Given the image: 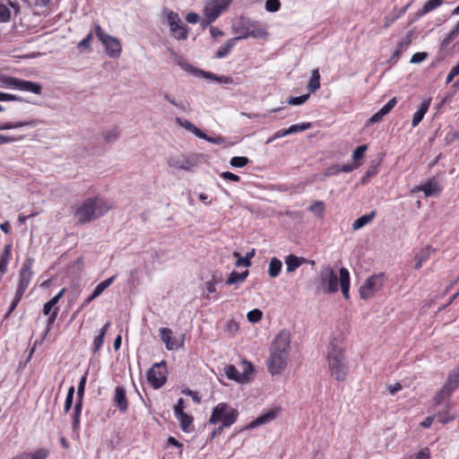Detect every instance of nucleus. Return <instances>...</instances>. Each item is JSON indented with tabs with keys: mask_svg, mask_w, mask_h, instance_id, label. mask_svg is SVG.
<instances>
[{
	"mask_svg": "<svg viewBox=\"0 0 459 459\" xmlns=\"http://www.w3.org/2000/svg\"><path fill=\"white\" fill-rule=\"evenodd\" d=\"M237 38L230 39L227 40L223 45L220 47L218 51L215 53L216 58H223L225 57L233 48L235 43L237 41Z\"/></svg>",
	"mask_w": 459,
	"mask_h": 459,
	"instance_id": "nucleus-29",
	"label": "nucleus"
},
{
	"mask_svg": "<svg viewBox=\"0 0 459 459\" xmlns=\"http://www.w3.org/2000/svg\"><path fill=\"white\" fill-rule=\"evenodd\" d=\"M367 149H368V146L366 144L358 146L352 153L353 160H359L362 159Z\"/></svg>",
	"mask_w": 459,
	"mask_h": 459,
	"instance_id": "nucleus-56",
	"label": "nucleus"
},
{
	"mask_svg": "<svg viewBox=\"0 0 459 459\" xmlns=\"http://www.w3.org/2000/svg\"><path fill=\"white\" fill-rule=\"evenodd\" d=\"M306 262L304 257H299L295 255H289L285 258L286 269L288 273H292L297 270L303 263Z\"/></svg>",
	"mask_w": 459,
	"mask_h": 459,
	"instance_id": "nucleus-23",
	"label": "nucleus"
},
{
	"mask_svg": "<svg viewBox=\"0 0 459 459\" xmlns=\"http://www.w3.org/2000/svg\"><path fill=\"white\" fill-rule=\"evenodd\" d=\"M19 80V78L5 74L0 75L1 84L8 88L18 89Z\"/></svg>",
	"mask_w": 459,
	"mask_h": 459,
	"instance_id": "nucleus-38",
	"label": "nucleus"
},
{
	"mask_svg": "<svg viewBox=\"0 0 459 459\" xmlns=\"http://www.w3.org/2000/svg\"><path fill=\"white\" fill-rule=\"evenodd\" d=\"M247 317L249 322L257 323L262 319L263 312L258 308H255L247 313Z\"/></svg>",
	"mask_w": 459,
	"mask_h": 459,
	"instance_id": "nucleus-44",
	"label": "nucleus"
},
{
	"mask_svg": "<svg viewBox=\"0 0 459 459\" xmlns=\"http://www.w3.org/2000/svg\"><path fill=\"white\" fill-rule=\"evenodd\" d=\"M459 385V366L455 368L448 376L446 384L443 386L441 393L453 392Z\"/></svg>",
	"mask_w": 459,
	"mask_h": 459,
	"instance_id": "nucleus-19",
	"label": "nucleus"
},
{
	"mask_svg": "<svg viewBox=\"0 0 459 459\" xmlns=\"http://www.w3.org/2000/svg\"><path fill=\"white\" fill-rule=\"evenodd\" d=\"M278 411L275 410H271L259 417H257L255 420L251 421L247 429H255L260 425L271 422L277 417Z\"/></svg>",
	"mask_w": 459,
	"mask_h": 459,
	"instance_id": "nucleus-17",
	"label": "nucleus"
},
{
	"mask_svg": "<svg viewBox=\"0 0 459 459\" xmlns=\"http://www.w3.org/2000/svg\"><path fill=\"white\" fill-rule=\"evenodd\" d=\"M377 212L375 211H372L368 214H365L358 218L354 221L352 223V230H358L361 228H363L365 225L368 224L372 220L376 217Z\"/></svg>",
	"mask_w": 459,
	"mask_h": 459,
	"instance_id": "nucleus-27",
	"label": "nucleus"
},
{
	"mask_svg": "<svg viewBox=\"0 0 459 459\" xmlns=\"http://www.w3.org/2000/svg\"><path fill=\"white\" fill-rule=\"evenodd\" d=\"M11 19V12L4 4L0 3V22H8Z\"/></svg>",
	"mask_w": 459,
	"mask_h": 459,
	"instance_id": "nucleus-48",
	"label": "nucleus"
},
{
	"mask_svg": "<svg viewBox=\"0 0 459 459\" xmlns=\"http://www.w3.org/2000/svg\"><path fill=\"white\" fill-rule=\"evenodd\" d=\"M86 381H87V372L81 377L80 382L78 384L76 401L82 402Z\"/></svg>",
	"mask_w": 459,
	"mask_h": 459,
	"instance_id": "nucleus-42",
	"label": "nucleus"
},
{
	"mask_svg": "<svg viewBox=\"0 0 459 459\" xmlns=\"http://www.w3.org/2000/svg\"><path fill=\"white\" fill-rule=\"evenodd\" d=\"M95 32L109 57L117 58L121 55L122 46L118 39L105 33L98 23L95 24Z\"/></svg>",
	"mask_w": 459,
	"mask_h": 459,
	"instance_id": "nucleus-8",
	"label": "nucleus"
},
{
	"mask_svg": "<svg viewBox=\"0 0 459 459\" xmlns=\"http://www.w3.org/2000/svg\"><path fill=\"white\" fill-rule=\"evenodd\" d=\"M163 98L164 100H166L167 101H169L170 104H172L173 106L180 108L181 110L183 111H186V107L184 106V104L182 102H178L175 98H173L170 94L165 92L163 93Z\"/></svg>",
	"mask_w": 459,
	"mask_h": 459,
	"instance_id": "nucleus-57",
	"label": "nucleus"
},
{
	"mask_svg": "<svg viewBox=\"0 0 459 459\" xmlns=\"http://www.w3.org/2000/svg\"><path fill=\"white\" fill-rule=\"evenodd\" d=\"M434 252H435V249L432 248L430 246H429V247H425L424 249H422L420 253H418L415 255V258H419L420 261H422L424 263L429 258L430 255Z\"/></svg>",
	"mask_w": 459,
	"mask_h": 459,
	"instance_id": "nucleus-47",
	"label": "nucleus"
},
{
	"mask_svg": "<svg viewBox=\"0 0 459 459\" xmlns=\"http://www.w3.org/2000/svg\"><path fill=\"white\" fill-rule=\"evenodd\" d=\"M325 203L323 201H315L307 210L315 213L318 218H323L325 212Z\"/></svg>",
	"mask_w": 459,
	"mask_h": 459,
	"instance_id": "nucleus-39",
	"label": "nucleus"
},
{
	"mask_svg": "<svg viewBox=\"0 0 459 459\" xmlns=\"http://www.w3.org/2000/svg\"><path fill=\"white\" fill-rule=\"evenodd\" d=\"M58 312H59V307H54V310L49 314V316L48 318V321H47V329H46V332H45V335L49 332V330L52 328L56 319V316L58 315Z\"/></svg>",
	"mask_w": 459,
	"mask_h": 459,
	"instance_id": "nucleus-49",
	"label": "nucleus"
},
{
	"mask_svg": "<svg viewBox=\"0 0 459 459\" xmlns=\"http://www.w3.org/2000/svg\"><path fill=\"white\" fill-rule=\"evenodd\" d=\"M14 100L15 101H25V100L22 97H20L18 95L0 91V101H14Z\"/></svg>",
	"mask_w": 459,
	"mask_h": 459,
	"instance_id": "nucleus-51",
	"label": "nucleus"
},
{
	"mask_svg": "<svg viewBox=\"0 0 459 459\" xmlns=\"http://www.w3.org/2000/svg\"><path fill=\"white\" fill-rule=\"evenodd\" d=\"M104 337L103 336V333H100L94 339L93 341V349H92V351L93 353H96L100 351V349L101 348L103 342H104Z\"/></svg>",
	"mask_w": 459,
	"mask_h": 459,
	"instance_id": "nucleus-58",
	"label": "nucleus"
},
{
	"mask_svg": "<svg viewBox=\"0 0 459 459\" xmlns=\"http://www.w3.org/2000/svg\"><path fill=\"white\" fill-rule=\"evenodd\" d=\"M281 8V2L279 0H266L265 10L270 13H275Z\"/></svg>",
	"mask_w": 459,
	"mask_h": 459,
	"instance_id": "nucleus-50",
	"label": "nucleus"
},
{
	"mask_svg": "<svg viewBox=\"0 0 459 459\" xmlns=\"http://www.w3.org/2000/svg\"><path fill=\"white\" fill-rule=\"evenodd\" d=\"M281 267H282L281 261L280 259H278L277 257H273L269 263V269H268L269 276L271 278L277 277L281 271Z\"/></svg>",
	"mask_w": 459,
	"mask_h": 459,
	"instance_id": "nucleus-33",
	"label": "nucleus"
},
{
	"mask_svg": "<svg viewBox=\"0 0 459 459\" xmlns=\"http://www.w3.org/2000/svg\"><path fill=\"white\" fill-rule=\"evenodd\" d=\"M430 453L428 447L421 449L411 459H429Z\"/></svg>",
	"mask_w": 459,
	"mask_h": 459,
	"instance_id": "nucleus-63",
	"label": "nucleus"
},
{
	"mask_svg": "<svg viewBox=\"0 0 459 459\" xmlns=\"http://www.w3.org/2000/svg\"><path fill=\"white\" fill-rule=\"evenodd\" d=\"M309 96V93H307L299 97H290L287 100V103L294 106L301 105L308 100Z\"/></svg>",
	"mask_w": 459,
	"mask_h": 459,
	"instance_id": "nucleus-46",
	"label": "nucleus"
},
{
	"mask_svg": "<svg viewBox=\"0 0 459 459\" xmlns=\"http://www.w3.org/2000/svg\"><path fill=\"white\" fill-rule=\"evenodd\" d=\"M235 31L239 33V35L236 37L238 40L249 37L260 38L266 35L264 29L257 28V22L243 16L239 18L238 25L235 27Z\"/></svg>",
	"mask_w": 459,
	"mask_h": 459,
	"instance_id": "nucleus-7",
	"label": "nucleus"
},
{
	"mask_svg": "<svg viewBox=\"0 0 459 459\" xmlns=\"http://www.w3.org/2000/svg\"><path fill=\"white\" fill-rule=\"evenodd\" d=\"M113 404L115 407L118 408L121 412H126L127 411L129 403L126 397V391L124 386L117 385L115 388Z\"/></svg>",
	"mask_w": 459,
	"mask_h": 459,
	"instance_id": "nucleus-15",
	"label": "nucleus"
},
{
	"mask_svg": "<svg viewBox=\"0 0 459 459\" xmlns=\"http://www.w3.org/2000/svg\"><path fill=\"white\" fill-rule=\"evenodd\" d=\"M110 209L108 204L99 196L88 197L78 205L74 218L80 224L88 223L106 214Z\"/></svg>",
	"mask_w": 459,
	"mask_h": 459,
	"instance_id": "nucleus-2",
	"label": "nucleus"
},
{
	"mask_svg": "<svg viewBox=\"0 0 459 459\" xmlns=\"http://www.w3.org/2000/svg\"><path fill=\"white\" fill-rule=\"evenodd\" d=\"M23 294L18 292V291H15V296L9 307V309L5 315V316H8L11 315V313L16 308V307L18 306L19 302L21 301L22 298Z\"/></svg>",
	"mask_w": 459,
	"mask_h": 459,
	"instance_id": "nucleus-54",
	"label": "nucleus"
},
{
	"mask_svg": "<svg viewBox=\"0 0 459 459\" xmlns=\"http://www.w3.org/2000/svg\"><path fill=\"white\" fill-rule=\"evenodd\" d=\"M200 139H204L209 143H214V144H217V145H220V144H222L225 143V138L222 137V136H216V137H212V136H209L205 134V136L204 137H199Z\"/></svg>",
	"mask_w": 459,
	"mask_h": 459,
	"instance_id": "nucleus-61",
	"label": "nucleus"
},
{
	"mask_svg": "<svg viewBox=\"0 0 459 459\" xmlns=\"http://www.w3.org/2000/svg\"><path fill=\"white\" fill-rule=\"evenodd\" d=\"M310 127H311L310 123H302V124L292 125L289 128L285 129L282 134H296L299 132H303Z\"/></svg>",
	"mask_w": 459,
	"mask_h": 459,
	"instance_id": "nucleus-40",
	"label": "nucleus"
},
{
	"mask_svg": "<svg viewBox=\"0 0 459 459\" xmlns=\"http://www.w3.org/2000/svg\"><path fill=\"white\" fill-rule=\"evenodd\" d=\"M248 162H249L248 158L244 157V156H235V157H232L230 160V166L235 167V168H243L246 165H247Z\"/></svg>",
	"mask_w": 459,
	"mask_h": 459,
	"instance_id": "nucleus-41",
	"label": "nucleus"
},
{
	"mask_svg": "<svg viewBox=\"0 0 459 459\" xmlns=\"http://www.w3.org/2000/svg\"><path fill=\"white\" fill-rule=\"evenodd\" d=\"M233 0H207L204 13L206 21L203 22V26H206L213 22L221 13L227 10Z\"/></svg>",
	"mask_w": 459,
	"mask_h": 459,
	"instance_id": "nucleus-10",
	"label": "nucleus"
},
{
	"mask_svg": "<svg viewBox=\"0 0 459 459\" xmlns=\"http://www.w3.org/2000/svg\"><path fill=\"white\" fill-rule=\"evenodd\" d=\"M65 291V289L64 288L55 297H53L51 299H49L48 302L44 304L43 314L45 316L49 315L54 310V307H57L56 304L59 301V299L63 297Z\"/></svg>",
	"mask_w": 459,
	"mask_h": 459,
	"instance_id": "nucleus-26",
	"label": "nucleus"
},
{
	"mask_svg": "<svg viewBox=\"0 0 459 459\" xmlns=\"http://www.w3.org/2000/svg\"><path fill=\"white\" fill-rule=\"evenodd\" d=\"M430 103H431V98L424 100L420 103L418 110L414 113V115L412 117L411 126L413 127H416L421 122V120L423 119L425 114L427 113V111L430 106Z\"/></svg>",
	"mask_w": 459,
	"mask_h": 459,
	"instance_id": "nucleus-18",
	"label": "nucleus"
},
{
	"mask_svg": "<svg viewBox=\"0 0 459 459\" xmlns=\"http://www.w3.org/2000/svg\"><path fill=\"white\" fill-rule=\"evenodd\" d=\"M92 40V31H91L83 39H82L78 45V48L91 49V42Z\"/></svg>",
	"mask_w": 459,
	"mask_h": 459,
	"instance_id": "nucleus-59",
	"label": "nucleus"
},
{
	"mask_svg": "<svg viewBox=\"0 0 459 459\" xmlns=\"http://www.w3.org/2000/svg\"><path fill=\"white\" fill-rule=\"evenodd\" d=\"M116 277V275H113L99 283L93 290V297H99L107 288H108L113 283Z\"/></svg>",
	"mask_w": 459,
	"mask_h": 459,
	"instance_id": "nucleus-37",
	"label": "nucleus"
},
{
	"mask_svg": "<svg viewBox=\"0 0 459 459\" xmlns=\"http://www.w3.org/2000/svg\"><path fill=\"white\" fill-rule=\"evenodd\" d=\"M23 294L18 292V291H15V296L9 307V309L5 315V316H8L11 315V313L16 308V307L18 306L19 302L21 301L22 298Z\"/></svg>",
	"mask_w": 459,
	"mask_h": 459,
	"instance_id": "nucleus-53",
	"label": "nucleus"
},
{
	"mask_svg": "<svg viewBox=\"0 0 459 459\" xmlns=\"http://www.w3.org/2000/svg\"><path fill=\"white\" fill-rule=\"evenodd\" d=\"M414 191H423L425 196L430 197L437 195L441 192V187L435 178H430L425 184L416 186Z\"/></svg>",
	"mask_w": 459,
	"mask_h": 459,
	"instance_id": "nucleus-16",
	"label": "nucleus"
},
{
	"mask_svg": "<svg viewBox=\"0 0 459 459\" xmlns=\"http://www.w3.org/2000/svg\"><path fill=\"white\" fill-rule=\"evenodd\" d=\"M184 409H185V401L183 398H179L178 400V403H176V405L174 406V414H175V417L178 416V415H181V414H184L186 413L184 411Z\"/></svg>",
	"mask_w": 459,
	"mask_h": 459,
	"instance_id": "nucleus-60",
	"label": "nucleus"
},
{
	"mask_svg": "<svg viewBox=\"0 0 459 459\" xmlns=\"http://www.w3.org/2000/svg\"><path fill=\"white\" fill-rule=\"evenodd\" d=\"M338 173H340L339 172V165H333L325 169L324 176L325 177H332V176L337 175Z\"/></svg>",
	"mask_w": 459,
	"mask_h": 459,
	"instance_id": "nucleus-64",
	"label": "nucleus"
},
{
	"mask_svg": "<svg viewBox=\"0 0 459 459\" xmlns=\"http://www.w3.org/2000/svg\"><path fill=\"white\" fill-rule=\"evenodd\" d=\"M319 279L320 281L316 287L318 293L331 294L338 291L340 278L337 277L331 266L328 265L321 270Z\"/></svg>",
	"mask_w": 459,
	"mask_h": 459,
	"instance_id": "nucleus-6",
	"label": "nucleus"
},
{
	"mask_svg": "<svg viewBox=\"0 0 459 459\" xmlns=\"http://www.w3.org/2000/svg\"><path fill=\"white\" fill-rule=\"evenodd\" d=\"M37 125L36 120H30V121H20V122H5L3 124H0V130H9L13 128H19L26 126H35Z\"/></svg>",
	"mask_w": 459,
	"mask_h": 459,
	"instance_id": "nucleus-31",
	"label": "nucleus"
},
{
	"mask_svg": "<svg viewBox=\"0 0 459 459\" xmlns=\"http://www.w3.org/2000/svg\"><path fill=\"white\" fill-rule=\"evenodd\" d=\"M12 245H6L4 249V253L0 259V273L4 274L7 271V264L11 255Z\"/></svg>",
	"mask_w": 459,
	"mask_h": 459,
	"instance_id": "nucleus-36",
	"label": "nucleus"
},
{
	"mask_svg": "<svg viewBox=\"0 0 459 459\" xmlns=\"http://www.w3.org/2000/svg\"><path fill=\"white\" fill-rule=\"evenodd\" d=\"M428 56V54L426 52H418L412 55L411 58V64H419L422 61H424Z\"/></svg>",
	"mask_w": 459,
	"mask_h": 459,
	"instance_id": "nucleus-62",
	"label": "nucleus"
},
{
	"mask_svg": "<svg viewBox=\"0 0 459 459\" xmlns=\"http://www.w3.org/2000/svg\"><path fill=\"white\" fill-rule=\"evenodd\" d=\"M443 0H429L427 1L422 8L418 12L417 16H422L427 14L428 13L433 11L439 5H441Z\"/></svg>",
	"mask_w": 459,
	"mask_h": 459,
	"instance_id": "nucleus-35",
	"label": "nucleus"
},
{
	"mask_svg": "<svg viewBox=\"0 0 459 459\" xmlns=\"http://www.w3.org/2000/svg\"><path fill=\"white\" fill-rule=\"evenodd\" d=\"M290 349V333L283 329L276 335L270 347V356L266 361L272 375H280L286 368Z\"/></svg>",
	"mask_w": 459,
	"mask_h": 459,
	"instance_id": "nucleus-1",
	"label": "nucleus"
},
{
	"mask_svg": "<svg viewBox=\"0 0 459 459\" xmlns=\"http://www.w3.org/2000/svg\"><path fill=\"white\" fill-rule=\"evenodd\" d=\"M119 136V130L117 127H114L111 130L105 132L103 134V137L106 143H114Z\"/></svg>",
	"mask_w": 459,
	"mask_h": 459,
	"instance_id": "nucleus-43",
	"label": "nucleus"
},
{
	"mask_svg": "<svg viewBox=\"0 0 459 459\" xmlns=\"http://www.w3.org/2000/svg\"><path fill=\"white\" fill-rule=\"evenodd\" d=\"M307 87L309 94L316 92L320 88V74L318 69H314L312 71V75Z\"/></svg>",
	"mask_w": 459,
	"mask_h": 459,
	"instance_id": "nucleus-32",
	"label": "nucleus"
},
{
	"mask_svg": "<svg viewBox=\"0 0 459 459\" xmlns=\"http://www.w3.org/2000/svg\"><path fill=\"white\" fill-rule=\"evenodd\" d=\"M225 374L229 379L234 380L238 383H246L248 377L245 374H241L233 365H229L225 368Z\"/></svg>",
	"mask_w": 459,
	"mask_h": 459,
	"instance_id": "nucleus-22",
	"label": "nucleus"
},
{
	"mask_svg": "<svg viewBox=\"0 0 459 459\" xmlns=\"http://www.w3.org/2000/svg\"><path fill=\"white\" fill-rule=\"evenodd\" d=\"M167 369L166 362L162 360L160 363H155L146 372V377L149 383L155 388H160L167 381Z\"/></svg>",
	"mask_w": 459,
	"mask_h": 459,
	"instance_id": "nucleus-11",
	"label": "nucleus"
},
{
	"mask_svg": "<svg viewBox=\"0 0 459 459\" xmlns=\"http://www.w3.org/2000/svg\"><path fill=\"white\" fill-rule=\"evenodd\" d=\"M18 90L30 91L35 94H40L42 86L39 82L25 81L22 79L19 80Z\"/></svg>",
	"mask_w": 459,
	"mask_h": 459,
	"instance_id": "nucleus-21",
	"label": "nucleus"
},
{
	"mask_svg": "<svg viewBox=\"0 0 459 459\" xmlns=\"http://www.w3.org/2000/svg\"><path fill=\"white\" fill-rule=\"evenodd\" d=\"M327 353L332 377L337 381H344L349 372V367L343 349L333 341L329 343Z\"/></svg>",
	"mask_w": 459,
	"mask_h": 459,
	"instance_id": "nucleus-3",
	"label": "nucleus"
},
{
	"mask_svg": "<svg viewBox=\"0 0 459 459\" xmlns=\"http://www.w3.org/2000/svg\"><path fill=\"white\" fill-rule=\"evenodd\" d=\"M435 420L440 422L441 424H446L449 421L455 420V416L449 414L447 411L446 412H437L435 415Z\"/></svg>",
	"mask_w": 459,
	"mask_h": 459,
	"instance_id": "nucleus-45",
	"label": "nucleus"
},
{
	"mask_svg": "<svg viewBox=\"0 0 459 459\" xmlns=\"http://www.w3.org/2000/svg\"><path fill=\"white\" fill-rule=\"evenodd\" d=\"M411 44V32H408L397 44L401 50L406 49Z\"/></svg>",
	"mask_w": 459,
	"mask_h": 459,
	"instance_id": "nucleus-55",
	"label": "nucleus"
},
{
	"mask_svg": "<svg viewBox=\"0 0 459 459\" xmlns=\"http://www.w3.org/2000/svg\"><path fill=\"white\" fill-rule=\"evenodd\" d=\"M171 53L175 56L178 65L195 76H203L205 79L212 80L220 83L229 84L233 82V79L230 76L218 75L212 72L201 70L190 65L184 57L176 55L174 51H171Z\"/></svg>",
	"mask_w": 459,
	"mask_h": 459,
	"instance_id": "nucleus-5",
	"label": "nucleus"
},
{
	"mask_svg": "<svg viewBox=\"0 0 459 459\" xmlns=\"http://www.w3.org/2000/svg\"><path fill=\"white\" fill-rule=\"evenodd\" d=\"M176 418L178 420L180 429L184 432L189 433V432L193 431L194 418L191 415H188L187 413H184V414L177 416Z\"/></svg>",
	"mask_w": 459,
	"mask_h": 459,
	"instance_id": "nucleus-25",
	"label": "nucleus"
},
{
	"mask_svg": "<svg viewBox=\"0 0 459 459\" xmlns=\"http://www.w3.org/2000/svg\"><path fill=\"white\" fill-rule=\"evenodd\" d=\"M255 255V250H252L251 252H248L247 254V255L245 257H239L238 260H237V263L236 264L238 266L239 265H244V266H250L251 265V261L250 259Z\"/></svg>",
	"mask_w": 459,
	"mask_h": 459,
	"instance_id": "nucleus-52",
	"label": "nucleus"
},
{
	"mask_svg": "<svg viewBox=\"0 0 459 459\" xmlns=\"http://www.w3.org/2000/svg\"><path fill=\"white\" fill-rule=\"evenodd\" d=\"M167 21L172 36L176 39L186 40L187 39L189 29L181 22L179 15L177 13L169 11L167 14Z\"/></svg>",
	"mask_w": 459,
	"mask_h": 459,
	"instance_id": "nucleus-12",
	"label": "nucleus"
},
{
	"mask_svg": "<svg viewBox=\"0 0 459 459\" xmlns=\"http://www.w3.org/2000/svg\"><path fill=\"white\" fill-rule=\"evenodd\" d=\"M161 341L166 344L168 350L176 348V344L172 342V331L169 328L162 327L159 330Z\"/></svg>",
	"mask_w": 459,
	"mask_h": 459,
	"instance_id": "nucleus-28",
	"label": "nucleus"
},
{
	"mask_svg": "<svg viewBox=\"0 0 459 459\" xmlns=\"http://www.w3.org/2000/svg\"><path fill=\"white\" fill-rule=\"evenodd\" d=\"M82 409V402L76 401L74 408L72 429L77 430L80 428V417Z\"/></svg>",
	"mask_w": 459,
	"mask_h": 459,
	"instance_id": "nucleus-34",
	"label": "nucleus"
},
{
	"mask_svg": "<svg viewBox=\"0 0 459 459\" xmlns=\"http://www.w3.org/2000/svg\"><path fill=\"white\" fill-rule=\"evenodd\" d=\"M386 277L384 273H379L369 276L359 288V296L362 299L372 298L379 291L385 281Z\"/></svg>",
	"mask_w": 459,
	"mask_h": 459,
	"instance_id": "nucleus-9",
	"label": "nucleus"
},
{
	"mask_svg": "<svg viewBox=\"0 0 459 459\" xmlns=\"http://www.w3.org/2000/svg\"><path fill=\"white\" fill-rule=\"evenodd\" d=\"M176 123L178 125H179L180 126L184 127L186 130L193 133L197 137H204L205 136V134L202 130H200L193 123H191L190 121H188L185 118L177 117Z\"/></svg>",
	"mask_w": 459,
	"mask_h": 459,
	"instance_id": "nucleus-24",
	"label": "nucleus"
},
{
	"mask_svg": "<svg viewBox=\"0 0 459 459\" xmlns=\"http://www.w3.org/2000/svg\"><path fill=\"white\" fill-rule=\"evenodd\" d=\"M238 416V410L230 408L226 403H220L212 409L209 423L221 422L222 427L229 428L236 422Z\"/></svg>",
	"mask_w": 459,
	"mask_h": 459,
	"instance_id": "nucleus-4",
	"label": "nucleus"
},
{
	"mask_svg": "<svg viewBox=\"0 0 459 459\" xmlns=\"http://www.w3.org/2000/svg\"><path fill=\"white\" fill-rule=\"evenodd\" d=\"M248 276V271L246 270L242 273H238L236 271H233L228 279L226 280L227 285L231 284H238L246 281L247 277Z\"/></svg>",
	"mask_w": 459,
	"mask_h": 459,
	"instance_id": "nucleus-30",
	"label": "nucleus"
},
{
	"mask_svg": "<svg viewBox=\"0 0 459 459\" xmlns=\"http://www.w3.org/2000/svg\"><path fill=\"white\" fill-rule=\"evenodd\" d=\"M168 164L171 168L189 171L192 170L193 168L196 166V161L195 160V159L192 158L179 156L169 158L168 160Z\"/></svg>",
	"mask_w": 459,
	"mask_h": 459,
	"instance_id": "nucleus-14",
	"label": "nucleus"
},
{
	"mask_svg": "<svg viewBox=\"0 0 459 459\" xmlns=\"http://www.w3.org/2000/svg\"><path fill=\"white\" fill-rule=\"evenodd\" d=\"M340 287L342 292L343 298L348 299L350 298L349 289H350V273L349 271L342 267L340 269Z\"/></svg>",
	"mask_w": 459,
	"mask_h": 459,
	"instance_id": "nucleus-20",
	"label": "nucleus"
},
{
	"mask_svg": "<svg viewBox=\"0 0 459 459\" xmlns=\"http://www.w3.org/2000/svg\"><path fill=\"white\" fill-rule=\"evenodd\" d=\"M34 264V259L31 257H27L21 268L19 273V282L16 289V291L24 294L27 290L30 280L32 278V265Z\"/></svg>",
	"mask_w": 459,
	"mask_h": 459,
	"instance_id": "nucleus-13",
	"label": "nucleus"
}]
</instances>
